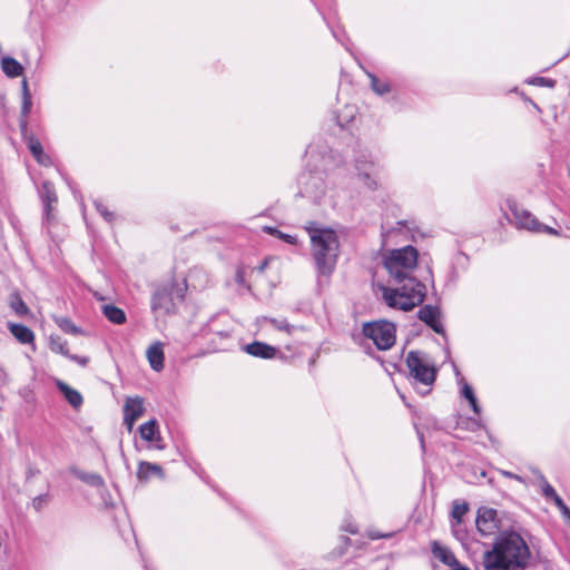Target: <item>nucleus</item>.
Listing matches in <instances>:
<instances>
[{
    "mask_svg": "<svg viewBox=\"0 0 570 570\" xmlns=\"http://www.w3.org/2000/svg\"><path fill=\"white\" fill-rule=\"evenodd\" d=\"M384 266L391 278L400 284L396 287H381L384 303L391 308L405 312L422 304L426 295V287L412 276L417 266L416 248L409 245L391 250L384 258Z\"/></svg>",
    "mask_w": 570,
    "mask_h": 570,
    "instance_id": "1",
    "label": "nucleus"
},
{
    "mask_svg": "<svg viewBox=\"0 0 570 570\" xmlns=\"http://www.w3.org/2000/svg\"><path fill=\"white\" fill-rule=\"evenodd\" d=\"M531 552L525 540L517 532L501 534L491 550L483 554L485 570H524Z\"/></svg>",
    "mask_w": 570,
    "mask_h": 570,
    "instance_id": "2",
    "label": "nucleus"
},
{
    "mask_svg": "<svg viewBox=\"0 0 570 570\" xmlns=\"http://www.w3.org/2000/svg\"><path fill=\"white\" fill-rule=\"evenodd\" d=\"M312 257L318 276L330 277L335 269L340 242L336 233L325 228H308Z\"/></svg>",
    "mask_w": 570,
    "mask_h": 570,
    "instance_id": "3",
    "label": "nucleus"
},
{
    "mask_svg": "<svg viewBox=\"0 0 570 570\" xmlns=\"http://www.w3.org/2000/svg\"><path fill=\"white\" fill-rule=\"evenodd\" d=\"M406 364L413 383L422 384L424 387H426L424 391L420 392L422 395H425L430 391L429 387L435 381V368L432 366L426 356L417 351H411L407 354Z\"/></svg>",
    "mask_w": 570,
    "mask_h": 570,
    "instance_id": "4",
    "label": "nucleus"
},
{
    "mask_svg": "<svg viewBox=\"0 0 570 570\" xmlns=\"http://www.w3.org/2000/svg\"><path fill=\"white\" fill-rule=\"evenodd\" d=\"M299 195L320 203L326 195L325 173L322 170L303 171L298 177Z\"/></svg>",
    "mask_w": 570,
    "mask_h": 570,
    "instance_id": "5",
    "label": "nucleus"
},
{
    "mask_svg": "<svg viewBox=\"0 0 570 570\" xmlns=\"http://www.w3.org/2000/svg\"><path fill=\"white\" fill-rule=\"evenodd\" d=\"M363 335L373 341L381 351L391 348L395 343V326L387 321H374L363 325Z\"/></svg>",
    "mask_w": 570,
    "mask_h": 570,
    "instance_id": "6",
    "label": "nucleus"
},
{
    "mask_svg": "<svg viewBox=\"0 0 570 570\" xmlns=\"http://www.w3.org/2000/svg\"><path fill=\"white\" fill-rule=\"evenodd\" d=\"M507 204L513 215L514 225L518 228H524L533 233L558 235L554 228L540 223L529 210L520 207L515 200L509 199Z\"/></svg>",
    "mask_w": 570,
    "mask_h": 570,
    "instance_id": "7",
    "label": "nucleus"
},
{
    "mask_svg": "<svg viewBox=\"0 0 570 570\" xmlns=\"http://www.w3.org/2000/svg\"><path fill=\"white\" fill-rule=\"evenodd\" d=\"M173 291L168 286L157 287L151 296V311L157 314H169L174 311Z\"/></svg>",
    "mask_w": 570,
    "mask_h": 570,
    "instance_id": "8",
    "label": "nucleus"
},
{
    "mask_svg": "<svg viewBox=\"0 0 570 570\" xmlns=\"http://www.w3.org/2000/svg\"><path fill=\"white\" fill-rule=\"evenodd\" d=\"M144 400L139 396L127 397L124 405V424L128 432L132 431L135 422L144 414Z\"/></svg>",
    "mask_w": 570,
    "mask_h": 570,
    "instance_id": "9",
    "label": "nucleus"
},
{
    "mask_svg": "<svg viewBox=\"0 0 570 570\" xmlns=\"http://www.w3.org/2000/svg\"><path fill=\"white\" fill-rule=\"evenodd\" d=\"M478 531L488 537L498 529L497 511L490 508H480L475 520Z\"/></svg>",
    "mask_w": 570,
    "mask_h": 570,
    "instance_id": "10",
    "label": "nucleus"
},
{
    "mask_svg": "<svg viewBox=\"0 0 570 570\" xmlns=\"http://www.w3.org/2000/svg\"><path fill=\"white\" fill-rule=\"evenodd\" d=\"M417 317L420 321L431 327L435 333L445 335V330L441 322V311L438 306H422L417 312Z\"/></svg>",
    "mask_w": 570,
    "mask_h": 570,
    "instance_id": "11",
    "label": "nucleus"
},
{
    "mask_svg": "<svg viewBox=\"0 0 570 570\" xmlns=\"http://www.w3.org/2000/svg\"><path fill=\"white\" fill-rule=\"evenodd\" d=\"M355 167L358 171L357 176L363 181V184L368 189L375 190L377 188V181L371 176V173L375 167V163L372 159H367L365 156H363L362 158L356 159Z\"/></svg>",
    "mask_w": 570,
    "mask_h": 570,
    "instance_id": "12",
    "label": "nucleus"
},
{
    "mask_svg": "<svg viewBox=\"0 0 570 570\" xmlns=\"http://www.w3.org/2000/svg\"><path fill=\"white\" fill-rule=\"evenodd\" d=\"M139 434L142 440L153 444L157 450H164L165 444L159 433L158 423L156 420H150L139 428Z\"/></svg>",
    "mask_w": 570,
    "mask_h": 570,
    "instance_id": "13",
    "label": "nucleus"
},
{
    "mask_svg": "<svg viewBox=\"0 0 570 570\" xmlns=\"http://www.w3.org/2000/svg\"><path fill=\"white\" fill-rule=\"evenodd\" d=\"M244 351L254 357L265 360L274 358L277 354V350L274 346L258 341L247 344Z\"/></svg>",
    "mask_w": 570,
    "mask_h": 570,
    "instance_id": "14",
    "label": "nucleus"
},
{
    "mask_svg": "<svg viewBox=\"0 0 570 570\" xmlns=\"http://www.w3.org/2000/svg\"><path fill=\"white\" fill-rule=\"evenodd\" d=\"M147 360L150 364V367L160 372L164 368V350L163 344L160 342L153 343L146 351Z\"/></svg>",
    "mask_w": 570,
    "mask_h": 570,
    "instance_id": "15",
    "label": "nucleus"
},
{
    "mask_svg": "<svg viewBox=\"0 0 570 570\" xmlns=\"http://www.w3.org/2000/svg\"><path fill=\"white\" fill-rule=\"evenodd\" d=\"M432 552L436 559H439L445 566L450 567L451 570H454L455 567H459V560L449 548L439 544L438 542H433Z\"/></svg>",
    "mask_w": 570,
    "mask_h": 570,
    "instance_id": "16",
    "label": "nucleus"
},
{
    "mask_svg": "<svg viewBox=\"0 0 570 570\" xmlns=\"http://www.w3.org/2000/svg\"><path fill=\"white\" fill-rule=\"evenodd\" d=\"M41 196L43 199V210L46 220L50 222L52 204L57 203L58 200L53 185L50 181L42 183Z\"/></svg>",
    "mask_w": 570,
    "mask_h": 570,
    "instance_id": "17",
    "label": "nucleus"
},
{
    "mask_svg": "<svg viewBox=\"0 0 570 570\" xmlns=\"http://www.w3.org/2000/svg\"><path fill=\"white\" fill-rule=\"evenodd\" d=\"M8 328L13 337L21 344H33L35 334L26 325L19 323H8Z\"/></svg>",
    "mask_w": 570,
    "mask_h": 570,
    "instance_id": "18",
    "label": "nucleus"
},
{
    "mask_svg": "<svg viewBox=\"0 0 570 570\" xmlns=\"http://www.w3.org/2000/svg\"><path fill=\"white\" fill-rule=\"evenodd\" d=\"M164 478L163 468L156 463L141 461L138 464L137 478L140 481H148L151 476Z\"/></svg>",
    "mask_w": 570,
    "mask_h": 570,
    "instance_id": "19",
    "label": "nucleus"
},
{
    "mask_svg": "<svg viewBox=\"0 0 570 570\" xmlns=\"http://www.w3.org/2000/svg\"><path fill=\"white\" fill-rule=\"evenodd\" d=\"M21 91H22V105H21V117L20 120V127L21 130H24L27 128V117L31 111L32 107V99L31 94L29 91V86L27 79H23L21 81Z\"/></svg>",
    "mask_w": 570,
    "mask_h": 570,
    "instance_id": "20",
    "label": "nucleus"
},
{
    "mask_svg": "<svg viewBox=\"0 0 570 570\" xmlns=\"http://www.w3.org/2000/svg\"><path fill=\"white\" fill-rule=\"evenodd\" d=\"M27 145L30 153L40 165L49 166L51 164L50 157L43 151L42 145L38 138L35 136L28 137Z\"/></svg>",
    "mask_w": 570,
    "mask_h": 570,
    "instance_id": "21",
    "label": "nucleus"
},
{
    "mask_svg": "<svg viewBox=\"0 0 570 570\" xmlns=\"http://www.w3.org/2000/svg\"><path fill=\"white\" fill-rule=\"evenodd\" d=\"M1 69L9 78H17L23 73L22 65L12 57H3L1 59Z\"/></svg>",
    "mask_w": 570,
    "mask_h": 570,
    "instance_id": "22",
    "label": "nucleus"
},
{
    "mask_svg": "<svg viewBox=\"0 0 570 570\" xmlns=\"http://www.w3.org/2000/svg\"><path fill=\"white\" fill-rule=\"evenodd\" d=\"M57 386L72 407L78 409L81 406L83 400L78 391L61 381H58Z\"/></svg>",
    "mask_w": 570,
    "mask_h": 570,
    "instance_id": "23",
    "label": "nucleus"
},
{
    "mask_svg": "<svg viewBox=\"0 0 570 570\" xmlns=\"http://www.w3.org/2000/svg\"><path fill=\"white\" fill-rule=\"evenodd\" d=\"M71 472L77 479L81 480L90 487L97 489L105 487V481L98 473L85 472L78 469H72Z\"/></svg>",
    "mask_w": 570,
    "mask_h": 570,
    "instance_id": "24",
    "label": "nucleus"
},
{
    "mask_svg": "<svg viewBox=\"0 0 570 570\" xmlns=\"http://www.w3.org/2000/svg\"><path fill=\"white\" fill-rule=\"evenodd\" d=\"M101 311L109 322L117 325L126 323V314L121 308L112 304H105L101 306Z\"/></svg>",
    "mask_w": 570,
    "mask_h": 570,
    "instance_id": "25",
    "label": "nucleus"
},
{
    "mask_svg": "<svg viewBox=\"0 0 570 570\" xmlns=\"http://www.w3.org/2000/svg\"><path fill=\"white\" fill-rule=\"evenodd\" d=\"M366 75L370 79L371 89L377 96H384L392 90L391 83L389 81L381 80L374 73L368 72V71L366 72Z\"/></svg>",
    "mask_w": 570,
    "mask_h": 570,
    "instance_id": "26",
    "label": "nucleus"
},
{
    "mask_svg": "<svg viewBox=\"0 0 570 570\" xmlns=\"http://www.w3.org/2000/svg\"><path fill=\"white\" fill-rule=\"evenodd\" d=\"M9 305L12 311L20 317L26 316L29 313V307L18 293L11 294Z\"/></svg>",
    "mask_w": 570,
    "mask_h": 570,
    "instance_id": "27",
    "label": "nucleus"
},
{
    "mask_svg": "<svg viewBox=\"0 0 570 570\" xmlns=\"http://www.w3.org/2000/svg\"><path fill=\"white\" fill-rule=\"evenodd\" d=\"M263 322H268L274 328L285 332L288 335L293 333V331L296 328L295 325H292L287 322L286 318H272V317H263Z\"/></svg>",
    "mask_w": 570,
    "mask_h": 570,
    "instance_id": "28",
    "label": "nucleus"
},
{
    "mask_svg": "<svg viewBox=\"0 0 570 570\" xmlns=\"http://www.w3.org/2000/svg\"><path fill=\"white\" fill-rule=\"evenodd\" d=\"M469 511V504L465 501L455 500L452 504L451 517L455 524L462 522L463 515Z\"/></svg>",
    "mask_w": 570,
    "mask_h": 570,
    "instance_id": "29",
    "label": "nucleus"
},
{
    "mask_svg": "<svg viewBox=\"0 0 570 570\" xmlns=\"http://www.w3.org/2000/svg\"><path fill=\"white\" fill-rule=\"evenodd\" d=\"M263 230H264L265 233L269 234V235H273V236H275V237H277V238H279V239H282V240H284V242L288 243V244H291V245H296V244H297V238H296V236H294V235H289V234H285V233H283V232L278 230V229H277V228H275V227H272V226H265V227L263 228Z\"/></svg>",
    "mask_w": 570,
    "mask_h": 570,
    "instance_id": "30",
    "label": "nucleus"
},
{
    "mask_svg": "<svg viewBox=\"0 0 570 570\" xmlns=\"http://www.w3.org/2000/svg\"><path fill=\"white\" fill-rule=\"evenodd\" d=\"M49 344L52 352L69 356L67 342L60 336H51Z\"/></svg>",
    "mask_w": 570,
    "mask_h": 570,
    "instance_id": "31",
    "label": "nucleus"
},
{
    "mask_svg": "<svg viewBox=\"0 0 570 570\" xmlns=\"http://www.w3.org/2000/svg\"><path fill=\"white\" fill-rule=\"evenodd\" d=\"M56 323L66 333L73 335L81 333V330L77 327L68 317H58L56 318Z\"/></svg>",
    "mask_w": 570,
    "mask_h": 570,
    "instance_id": "32",
    "label": "nucleus"
},
{
    "mask_svg": "<svg viewBox=\"0 0 570 570\" xmlns=\"http://www.w3.org/2000/svg\"><path fill=\"white\" fill-rule=\"evenodd\" d=\"M95 207L97 212L100 214V216L108 223H111L115 219V214L110 212L106 205H104L99 200H95Z\"/></svg>",
    "mask_w": 570,
    "mask_h": 570,
    "instance_id": "33",
    "label": "nucleus"
},
{
    "mask_svg": "<svg viewBox=\"0 0 570 570\" xmlns=\"http://www.w3.org/2000/svg\"><path fill=\"white\" fill-rule=\"evenodd\" d=\"M538 476L540 480V487H541L542 494L544 495V498L547 500H550L551 497H553L557 493L556 490L549 484V482L542 474L539 473Z\"/></svg>",
    "mask_w": 570,
    "mask_h": 570,
    "instance_id": "34",
    "label": "nucleus"
},
{
    "mask_svg": "<svg viewBox=\"0 0 570 570\" xmlns=\"http://www.w3.org/2000/svg\"><path fill=\"white\" fill-rule=\"evenodd\" d=\"M528 83L530 85H537V86H544V87H553L554 80L543 77H535L531 80H528Z\"/></svg>",
    "mask_w": 570,
    "mask_h": 570,
    "instance_id": "35",
    "label": "nucleus"
},
{
    "mask_svg": "<svg viewBox=\"0 0 570 570\" xmlns=\"http://www.w3.org/2000/svg\"><path fill=\"white\" fill-rule=\"evenodd\" d=\"M461 394L464 399L466 400H470L472 399L473 396H475L474 392H473V389L471 385H469L468 383H464L462 385V390H461Z\"/></svg>",
    "mask_w": 570,
    "mask_h": 570,
    "instance_id": "36",
    "label": "nucleus"
},
{
    "mask_svg": "<svg viewBox=\"0 0 570 570\" xmlns=\"http://www.w3.org/2000/svg\"><path fill=\"white\" fill-rule=\"evenodd\" d=\"M46 503V498L43 495H38L32 500V507L35 510L40 511Z\"/></svg>",
    "mask_w": 570,
    "mask_h": 570,
    "instance_id": "37",
    "label": "nucleus"
},
{
    "mask_svg": "<svg viewBox=\"0 0 570 570\" xmlns=\"http://www.w3.org/2000/svg\"><path fill=\"white\" fill-rule=\"evenodd\" d=\"M500 473L505 478L513 479L518 482L524 483V479L521 475H518L513 472L501 470Z\"/></svg>",
    "mask_w": 570,
    "mask_h": 570,
    "instance_id": "38",
    "label": "nucleus"
},
{
    "mask_svg": "<svg viewBox=\"0 0 570 570\" xmlns=\"http://www.w3.org/2000/svg\"><path fill=\"white\" fill-rule=\"evenodd\" d=\"M472 411L476 414H481V406L478 403L476 396H473L472 399L468 400Z\"/></svg>",
    "mask_w": 570,
    "mask_h": 570,
    "instance_id": "39",
    "label": "nucleus"
},
{
    "mask_svg": "<svg viewBox=\"0 0 570 570\" xmlns=\"http://www.w3.org/2000/svg\"><path fill=\"white\" fill-rule=\"evenodd\" d=\"M392 533H381L379 531H370L368 538L372 540L383 539V538H391Z\"/></svg>",
    "mask_w": 570,
    "mask_h": 570,
    "instance_id": "40",
    "label": "nucleus"
},
{
    "mask_svg": "<svg viewBox=\"0 0 570 570\" xmlns=\"http://www.w3.org/2000/svg\"><path fill=\"white\" fill-rule=\"evenodd\" d=\"M235 281L237 284H239L242 286L245 285V272L243 268L239 267L236 271Z\"/></svg>",
    "mask_w": 570,
    "mask_h": 570,
    "instance_id": "41",
    "label": "nucleus"
},
{
    "mask_svg": "<svg viewBox=\"0 0 570 570\" xmlns=\"http://www.w3.org/2000/svg\"><path fill=\"white\" fill-rule=\"evenodd\" d=\"M72 361L79 363L80 365L85 366L88 363V358L85 356H78V355H69Z\"/></svg>",
    "mask_w": 570,
    "mask_h": 570,
    "instance_id": "42",
    "label": "nucleus"
},
{
    "mask_svg": "<svg viewBox=\"0 0 570 570\" xmlns=\"http://www.w3.org/2000/svg\"><path fill=\"white\" fill-rule=\"evenodd\" d=\"M550 501H552L559 509L566 504L558 493L551 497Z\"/></svg>",
    "mask_w": 570,
    "mask_h": 570,
    "instance_id": "43",
    "label": "nucleus"
},
{
    "mask_svg": "<svg viewBox=\"0 0 570 570\" xmlns=\"http://www.w3.org/2000/svg\"><path fill=\"white\" fill-rule=\"evenodd\" d=\"M559 510L564 519L570 518V509L567 507V504L562 505Z\"/></svg>",
    "mask_w": 570,
    "mask_h": 570,
    "instance_id": "44",
    "label": "nucleus"
},
{
    "mask_svg": "<svg viewBox=\"0 0 570 570\" xmlns=\"http://www.w3.org/2000/svg\"><path fill=\"white\" fill-rule=\"evenodd\" d=\"M216 333L220 337H229V332L228 331H220V332H216Z\"/></svg>",
    "mask_w": 570,
    "mask_h": 570,
    "instance_id": "45",
    "label": "nucleus"
},
{
    "mask_svg": "<svg viewBox=\"0 0 570 570\" xmlns=\"http://www.w3.org/2000/svg\"><path fill=\"white\" fill-rule=\"evenodd\" d=\"M267 264H268V261H267V259H265V261L259 265L258 271H259V272H263V271L266 268Z\"/></svg>",
    "mask_w": 570,
    "mask_h": 570,
    "instance_id": "46",
    "label": "nucleus"
},
{
    "mask_svg": "<svg viewBox=\"0 0 570 570\" xmlns=\"http://www.w3.org/2000/svg\"><path fill=\"white\" fill-rule=\"evenodd\" d=\"M313 154H314V148L312 146H308L307 150H306V155L309 157H313Z\"/></svg>",
    "mask_w": 570,
    "mask_h": 570,
    "instance_id": "47",
    "label": "nucleus"
},
{
    "mask_svg": "<svg viewBox=\"0 0 570 570\" xmlns=\"http://www.w3.org/2000/svg\"><path fill=\"white\" fill-rule=\"evenodd\" d=\"M341 540L344 543V546H347L350 543V539L347 537H345V535H342Z\"/></svg>",
    "mask_w": 570,
    "mask_h": 570,
    "instance_id": "48",
    "label": "nucleus"
},
{
    "mask_svg": "<svg viewBox=\"0 0 570 570\" xmlns=\"http://www.w3.org/2000/svg\"><path fill=\"white\" fill-rule=\"evenodd\" d=\"M348 531H350L351 533H356V532H357V530H356L355 528H350V529H348Z\"/></svg>",
    "mask_w": 570,
    "mask_h": 570,
    "instance_id": "49",
    "label": "nucleus"
},
{
    "mask_svg": "<svg viewBox=\"0 0 570 570\" xmlns=\"http://www.w3.org/2000/svg\"><path fill=\"white\" fill-rule=\"evenodd\" d=\"M95 296H96L99 301H102V299H104V297H102L101 295H97V294H95Z\"/></svg>",
    "mask_w": 570,
    "mask_h": 570,
    "instance_id": "50",
    "label": "nucleus"
},
{
    "mask_svg": "<svg viewBox=\"0 0 570 570\" xmlns=\"http://www.w3.org/2000/svg\"><path fill=\"white\" fill-rule=\"evenodd\" d=\"M337 122H338L340 127H343V126H344V125L341 122V120H340V119L337 120Z\"/></svg>",
    "mask_w": 570,
    "mask_h": 570,
    "instance_id": "51",
    "label": "nucleus"
}]
</instances>
